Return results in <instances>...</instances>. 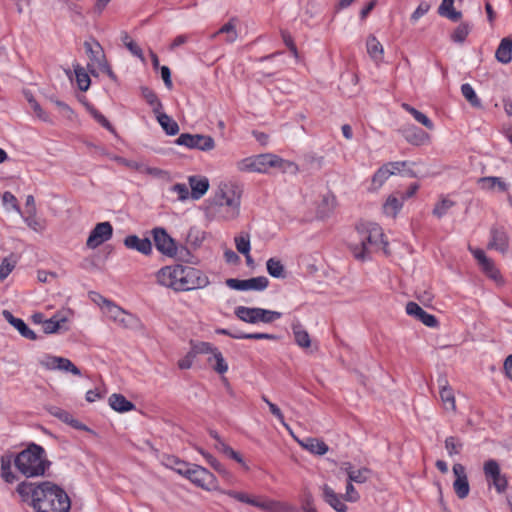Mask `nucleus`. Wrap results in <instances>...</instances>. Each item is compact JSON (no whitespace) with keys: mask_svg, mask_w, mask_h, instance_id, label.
Here are the masks:
<instances>
[{"mask_svg":"<svg viewBox=\"0 0 512 512\" xmlns=\"http://www.w3.org/2000/svg\"><path fill=\"white\" fill-rule=\"evenodd\" d=\"M2 202L3 205L6 207H10L12 210L16 211L17 213L21 214V209L18 204L17 198L9 191H6L2 195Z\"/></svg>","mask_w":512,"mask_h":512,"instance_id":"obj_59","label":"nucleus"},{"mask_svg":"<svg viewBox=\"0 0 512 512\" xmlns=\"http://www.w3.org/2000/svg\"><path fill=\"white\" fill-rule=\"evenodd\" d=\"M126 248L135 250L143 255H150L152 253V243L149 238H140L137 235H128L124 239Z\"/></svg>","mask_w":512,"mask_h":512,"instance_id":"obj_26","label":"nucleus"},{"mask_svg":"<svg viewBox=\"0 0 512 512\" xmlns=\"http://www.w3.org/2000/svg\"><path fill=\"white\" fill-rule=\"evenodd\" d=\"M89 112L91 114V116L101 125L103 126L104 128H106L107 130L109 131H112L113 130V127L111 125V123L107 120V118L101 113L99 112L96 108L94 107H90L89 108Z\"/></svg>","mask_w":512,"mask_h":512,"instance_id":"obj_62","label":"nucleus"},{"mask_svg":"<svg viewBox=\"0 0 512 512\" xmlns=\"http://www.w3.org/2000/svg\"><path fill=\"white\" fill-rule=\"evenodd\" d=\"M48 412L58 418L59 420H61L62 422L70 425L71 427L77 429V430H81V431H88V427L81 423L79 420L75 419L73 417V415L69 412V411H66L60 407H57V406H50L48 408Z\"/></svg>","mask_w":512,"mask_h":512,"instance_id":"obj_27","label":"nucleus"},{"mask_svg":"<svg viewBox=\"0 0 512 512\" xmlns=\"http://www.w3.org/2000/svg\"><path fill=\"white\" fill-rule=\"evenodd\" d=\"M356 230L360 243L351 248L356 259L364 260L372 251L385 249L388 245L383 230L377 223L360 222Z\"/></svg>","mask_w":512,"mask_h":512,"instance_id":"obj_4","label":"nucleus"},{"mask_svg":"<svg viewBox=\"0 0 512 512\" xmlns=\"http://www.w3.org/2000/svg\"><path fill=\"white\" fill-rule=\"evenodd\" d=\"M75 76H76V82H77L78 88L81 91H87L89 89L91 81H90V77L86 73V71L82 67L77 66L75 68Z\"/></svg>","mask_w":512,"mask_h":512,"instance_id":"obj_55","label":"nucleus"},{"mask_svg":"<svg viewBox=\"0 0 512 512\" xmlns=\"http://www.w3.org/2000/svg\"><path fill=\"white\" fill-rule=\"evenodd\" d=\"M367 52L369 56L376 62H380L384 56L383 45L374 35H370L366 41Z\"/></svg>","mask_w":512,"mask_h":512,"instance_id":"obj_39","label":"nucleus"},{"mask_svg":"<svg viewBox=\"0 0 512 512\" xmlns=\"http://www.w3.org/2000/svg\"><path fill=\"white\" fill-rule=\"evenodd\" d=\"M176 143L189 149L211 151L215 148V141L209 135L182 133Z\"/></svg>","mask_w":512,"mask_h":512,"instance_id":"obj_11","label":"nucleus"},{"mask_svg":"<svg viewBox=\"0 0 512 512\" xmlns=\"http://www.w3.org/2000/svg\"><path fill=\"white\" fill-rule=\"evenodd\" d=\"M170 191L177 194V199L180 201H185L191 196L188 187L184 183L174 184Z\"/></svg>","mask_w":512,"mask_h":512,"instance_id":"obj_60","label":"nucleus"},{"mask_svg":"<svg viewBox=\"0 0 512 512\" xmlns=\"http://www.w3.org/2000/svg\"><path fill=\"white\" fill-rule=\"evenodd\" d=\"M406 313L410 316L415 317L417 320L421 321L427 327L435 328L438 326L437 318L434 315L427 313L422 307H420L415 302L407 303Z\"/></svg>","mask_w":512,"mask_h":512,"instance_id":"obj_22","label":"nucleus"},{"mask_svg":"<svg viewBox=\"0 0 512 512\" xmlns=\"http://www.w3.org/2000/svg\"><path fill=\"white\" fill-rule=\"evenodd\" d=\"M481 269L483 272L489 276L490 278L497 279L500 275L498 269L495 267L493 261L491 259H487L485 262L482 263Z\"/></svg>","mask_w":512,"mask_h":512,"instance_id":"obj_63","label":"nucleus"},{"mask_svg":"<svg viewBox=\"0 0 512 512\" xmlns=\"http://www.w3.org/2000/svg\"><path fill=\"white\" fill-rule=\"evenodd\" d=\"M141 92L143 98L152 107L154 114L156 115L157 113H159L162 110L163 106L161 101L157 97L156 93L148 87H143L141 89Z\"/></svg>","mask_w":512,"mask_h":512,"instance_id":"obj_52","label":"nucleus"},{"mask_svg":"<svg viewBox=\"0 0 512 512\" xmlns=\"http://www.w3.org/2000/svg\"><path fill=\"white\" fill-rule=\"evenodd\" d=\"M195 486L205 491H219V483L216 476L206 468L192 464L184 476Z\"/></svg>","mask_w":512,"mask_h":512,"instance_id":"obj_9","label":"nucleus"},{"mask_svg":"<svg viewBox=\"0 0 512 512\" xmlns=\"http://www.w3.org/2000/svg\"><path fill=\"white\" fill-rule=\"evenodd\" d=\"M241 193L231 183H221L216 194L217 205L222 209V215L227 220L235 219L240 212Z\"/></svg>","mask_w":512,"mask_h":512,"instance_id":"obj_6","label":"nucleus"},{"mask_svg":"<svg viewBox=\"0 0 512 512\" xmlns=\"http://www.w3.org/2000/svg\"><path fill=\"white\" fill-rule=\"evenodd\" d=\"M294 439L296 440L300 447L310 452L311 454L322 456L329 451L328 445L319 438L307 437L304 439H299L297 437H294Z\"/></svg>","mask_w":512,"mask_h":512,"instance_id":"obj_24","label":"nucleus"},{"mask_svg":"<svg viewBox=\"0 0 512 512\" xmlns=\"http://www.w3.org/2000/svg\"><path fill=\"white\" fill-rule=\"evenodd\" d=\"M238 19L232 17L226 24H224L219 30L211 34L210 39L214 40L219 35H225L224 41L228 44L234 43L238 38V31L236 28Z\"/></svg>","mask_w":512,"mask_h":512,"instance_id":"obj_31","label":"nucleus"},{"mask_svg":"<svg viewBox=\"0 0 512 512\" xmlns=\"http://www.w3.org/2000/svg\"><path fill=\"white\" fill-rule=\"evenodd\" d=\"M16 492L35 512H69L71 501L68 494L57 484L44 481L32 483L22 481Z\"/></svg>","mask_w":512,"mask_h":512,"instance_id":"obj_2","label":"nucleus"},{"mask_svg":"<svg viewBox=\"0 0 512 512\" xmlns=\"http://www.w3.org/2000/svg\"><path fill=\"white\" fill-rule=\"evenodd\" d=\"M461 93L463 97L474 107L481 105L480 99L478 98L474 88L469 84L465 83L461 86Z\"/></svg>","mask_w":512,"mask_h":512,"instance_id":"obj_54","label":"nucleus"},{"mask_svg":"<svg viewBox=\"0 0 512 512\" xmlns=\"http://www.w3.org/2000/svg\"><path fill=\"white\" fill-rule=\"evenodd\" d=\"M197 451L204 457L206 462L220 475L225 478H229L231 473L226 469V467L218 461L212 454L204 451L202 448H198Z\"/></svg>","mask_w":512,"mask_h":512,"instance_id":"obj_43","label":"nucleus"},{"mask_svg":"<svg viewBox=\"0 0 512 512\" xmlns=\"http://www.w3.org/2000/svg\"><path fill=\"white\" fill-rule=\"evenodd\" d=\"M26 225L37 233H42L46 229V221L38 218L36 211H27V216L23 217Z\"/></svg>","mask_w":512,"mask_h":512,"instance_id":"obj_46","label":"nucleus"},{"mask_svg":"<svg viewBox=\"0 0 512 512\" xmlns=\"http://www.w3.org/2000/svg\"><path fill=\"white\" fill-rule=\"evenodd\" d=\"M101 299V308L103 313L115 323L127 327L130 323V319L132 315L124 311L118 305L112 303L111 301L99 296Z\"/></svg>","mask_w":512,"mask_h":512,"instance_id":"obj_16","label":"nucleus"},{"mask_svg":"<svg viewBox=\"0 0 512 512\" xmlns=\"http://www.w3.org/2000/svg\"><path fill=\"white\" fill-rule=\"evenodd\" d=\"M112 235L113 227L110 222L106 221L98 223L90 232L86 245L90 249H95L104 242L110 240Z\"/></svg>","mask_w":512,"mask_h":512,"instance_id":"obj_15","label":"nucleus"},{"mask_svg":"<svg viewBox=\"0 0 512 512\" xmlns=\"http://www.w3.org/2000/svg\"><path fill=\"white\" fill-rule=\"evenodd\" d=\"M483 472L489 485H492L498 493H504L508 487V480L504 474L501 473L498 462L494 459H489L484 462Z\"/></svg>","mask_w":512,"mask_h":512,"instance_id":"obj_10","label":"nucleus"},{"mask_svg":"<svg viewBox=\"0 0 512 512\" xmlns=\"http://www.w3.org/2000/svg\"><path fill=\"white\" fill-rule=\"evenodd\" d=\"M207 363L209 366L218 374H225L228 369V363L223 357V354L219 349H217L211 356L207 358Z\"/></svg>","mask_w":512,"mask_h":512,"instance_id":"obj_38","label":"nucleus"},{"mask_svg":"<svg viewBox=\"0 0 512 512\" xmlns=\"http://www.w3.org/2000/svg\"><path fill=\"white\" fill-rule=\"evenodd\" d=\"M152 236L154 240V244L156 249L166 255V256H174L177 251V247L175 245L174 240L168 235L164 228H154L152 230Z\"/></svg>","mask_w":512,"mask_h":512,"instance_id":"obj_17","label":"nucleus"},{"mask_svg":"<svg viewBox=\"0 0 512 512\" xmlns=\"http://www.w3.org/2000/svg\"><path fill=\"white\" fill-rule=\"evenodd\" d=\"M156 118L162 129L168 135H176L179 132V126L175 120H173L170 116L163 112H159L156 114Z\"/></svg>","mask_w":512,"mask_h":512,"instance_id":"obj_41","label":"nucleus"},{"mask_svg":"<svg viewBox=\"0 0 512 512\" xmlns=\"http://www.w3.org/2000/svg\"><path fill=\"white\" fill-rule=\"evenodd\" d=\"M343 498H344V500H346L348 502H352V503L357 502L360 499V495H359L358 491L355 489L353 484L349 481L346 485V492H345V495L343 496Z\"/></svg>","mask_w":512,"mask_h":512,"instance_id":"obj_64","label":"nucleus"},{"mask_svg":"<svg viewBox=\"0 0 512 512\" xmlns=\"http://www.w3.org/2000/svg\"><path fill=\"white\" fill-rule=\"evenodd\" d=\"M225 494L239 502L257 507L263 512H285L287 510L284 503L267 497H253L244 492H237L234 490H229L225 492Z\"/></svg>","mask_w":512,"mask_h":512,"instance_id":"obj_8","label":"nucleus"},{"mask_svg":"<svg viewBox=\"0 0 512 512\" xmlns=\"http://www.w3.org/2000/svg\"><path fill=\"white\" fill-rule=\"evenodd\" d=\"M164 464L168 468L172 469L173 471H175L176 473H178L179 475H181L183 477L185 476V474H187L188 470L190 469V467L192 465L183 460H180L179 458H177L175 456L166 457Z\"/></svg>","mask_w":512,"mask_h":512,"instance_id":"obj_44","label":"nucleus"},{"mask_svg":"<svg viewBox=\"0 0 512 512\" xmlns=\"http://www.w3.org/2000/svg\"><path fill=\"white\" fill-rule=\"evenodd\" d=\"M155 276L159 285L175 292L202 289L210 284L209 277L202 270L183 264L164 266Z\"/></svg>","mask_w":512,"mask_h":512,"instance_id":"obj_3","label":"nucleus"},{"mask_svg":"<svg viewBox=\"0 0 512 512\" xmlns=\"http://www.w3.org/2000/svg\"><path fill=\"white\" fill-rule=\"evenodd\" d=\"M66 321L65 317L55 314L50 319L43 321V331L46 334L56 333L63 327Z\"/></svg>","mask_w":512,"mask_h":512,"instance_id":"obj_45","label":"nucleus"},{"mask_svg":"<svg viewBox=\"0 0 512 512\" xmlns=\"http://www.w3.org/2000/svg\"><path fill=\"white\" fill-rule=\"evenodd\" d=\"M439 395L443 404V408L446 411L456 412V399L455 394L452 387L449 385L448 380L446 378H439Z\"/></svg>","mask_w":512,"mask_h":512,"instance_id":"obj_23","label":"nucleus"},{"mask_svg":"<svg viewBox=\"0 0 512 512\" xmlns=\"http://www.w3.org/2000/svg\"><path fill=\"white\" fill-rule=\"evenodd\" d=\"M215 449L225 454L227 457L233 459L237 463L241 464L242 466H245V462L241 454L235 451L233 448H231L223 440H219V442L215 444Z\"/></svg>","mask_w":512,"mask_h":512,"instance_id":"obj_51","label":"nucleus"},{"mask_svg":"<svg viewBox=\"0 0 512 512\" xmlns=\"http://www.w3.org/2000/svg\"><path fill=\"white\" fill-rule=\"evenodd\" d=\"M341 469L343 471H345V473L348 476V481L351 483L352 482L359 483V484L365 483L371 475L370 469H368L366 467H363L360 469H354L353 465L350 462H343Z\"/></svg>","mask_w":512,"mask_h":512,"instance_id":"obj_29","label":"nucleus"},{"mask_svg":"<svg viewBox=\"0 0 512 512\" xmlns=\"http://www.w3.org/2000/svg\"><path fill=\"white\" fill-rule=\"evenodd\" d=\"M267 271L270 276L274 278H284L285 270L280 260L270 258L266 263Z\"/></svg>","mask_w":512,"mask_h":512,"instance_id":"obj_53","label":"nucleus"},{"mask_svg":"<svg viewBox=\"0 0 512 512\" xmlns=\"http://www.w3.org/2000/svg\"><path fill=\"white\" fill-rule=\"evenodd\" d=\"M292 332H293L294 340L299 347H301L303 349L310 348V346H311L310 335L300 322H296V323L292 324Z\"/></svg>","mask_w":512,"mask_h":512,"instance_id":"obj_36","label":"nucleus"},{"mask_svg":"<svg viewBox=\"0 0 512 512\" xmlns=\"http://www.w3.org/2000/svg\"><path fill=\"white\" fill-rule=\"evenodd\" d=\"M453 473L455 475L453 489L460 499H464L470 492L466 469L462 464L456 463L453 465Z\"/></svg>","mask_w":512,"mask_h":512,"instance_id":"obj_19","label":"nucleus"},{"mask_svg":"<svg viewBox=\"0 0 512 512\" xmlns=\"http://www.w3.org/2000/svg\"><path fill=\"white\" fill-rule=\"evenodd\" d=\"M403 199L393 195L389 196L383 204V212L386 216L395 218L403 207Z\"/></svg>","mask_w":512,"mask_h":512,"instance_id":"obj_42","label":"nucleus"},{"mask_svg":"<svg viewBox=\"0 0 512 512\" xmlns=\"http://www.w3.org/2000/svg\"><path fill=\"white\" fill-rule=\"evenodd\" d=\"M399 131L408 143L415 146L424 145L430 140L429 134L415 125H406Z\"/></svg>","mask_w":512,"mask_h":512,"instance_id":"obj_20","label":"nucleus"},{"mask_svg":"<svg viewBox=\"0 0 512 512\" xmlns=\"http://www.w3.org/2000/svg\"><path fill=\"white\" fill-rule=\"evenodd\" d=\"M190 345V350L195 357L200 354H207L211 356L218 349L210 342L205 341H191Z\"/></svg>","mask_w":512,"mask_h":512,"instance_id":"obj_49","label":"nucleus"},{"mask_svg":"<svg viewBox=\"0 0 512 512\" xmlns=\"http://www.w3.org/2000/svg\"><path fill=\"white\" fill-rule=\"evenodd\" d=\"M495 58L502 64H509L512 60V37H505L500 41Z\"/></svg>","mask_w":512,"mask_h":512,"instance_id":"obj_34","label":"nucleus"},{"mask_svg":"<svg viewBox=\"0 0 512 512\" xmlns=\"http://www.w3.org/2000/svg\"><path fill=\"white\" fill-rule=\"evenodd\" d=\"M84 47L93 65H95L101 72L107 74L110 79L115 81L117 77L109 66L100 44L96 42L94 45H92L88 42H85Z\"/></svg>","mask_w":512,"mask_h":512,"instance_id":"obj_12","label":"nucleus"},{"mask_svg":"<svg viewBox=\"0 0 512 512\" xmlns=\"http://www.w3.org/2000/svg\"><path fill=\"white\" fill-rule=\"evenodd\" d=\"M216 333L220 335H226L233 339H251V340H275L276 336L268 333H241L231 332L225 328L216 329Z\"/></svg>","mask_w":512,"mask_h":512,"instance_id":"obj_33","label":"nucleus"},{"mask_svg":"<svg viewBox=\"0 0 512 512\" xmlns=\"http://www.w3.org/2000/svg\"><path fill=\"white\" fill-rule=\"evenodd\" d=\"M110 407L120 413L129 412L135 408V405L127 400L122 394L114 393L109 397Z\"/></svg>","mask_w":512,"mask_h":512,"instance_id":"obj_37","label":"nucleus"},{"mask_svg":"<svg viewBox=\"0 0 512 512\" xmlns=\"http://www.w3.org/2000/svg\"><path fill=\"white\" fill-rule=\"evenodd\" d=\"M405 166V161L389 162L381 166L373 175V188H380L391 175L395 174L396 172H399Z\"/></svg>","mask_w":512,"mask_h":512,"instance_id":"obj_18","label":"nucleus"},{"mask_svg":"<svg viewBox=\"0 0 512 512\" xmlns=\"http://www.w3.org/2000/svg\"><path fill=\"white\" fill-rule=\"evenodd\" d=\"M455 0H443L438 8L440 16L445 17L453 22L460 20L462 13L454 9Z\"/></svg>","mask_w":512,"mask_h":512,"instance_id":"obj_40","label":"nucleus"},{"mask_svg":"<svg viewBox=\"0 0 512 512\" xmlns=\"http://www.w3.org/2000/svg\"><path fill=\"white\" fill-rule=\"evenodd\" d=\"M478 185L482 190L499 192H506L509 189V184L501 177L486 176L478 179Z\"/></svg>","mask_w":512,"mask_h":512,"instance_id":"obj_32","label":"nucleus"},{"mask_svg":"<svg viewBox=\"0 0 512 512\" xmlns=\"http://www.w3.org/2000/svg\"><path fill=\"white\" fill-rule=\"evenodd\" d=\"M455 205V202L446 196H441L435 204L432 214L438 219L442 218Z\"/></svg>","mask_w":512,"mask_h":512,"instance_id":"obj_50","label":"nucleus"},{"mask_svg":"<svg viewBox=\"0 0 512 512\" xmlns=\"http://www.w3.org/2000/svg\"><path fill=\"white\" fill-rule=\"evenodd\" d=\"M322 497L336 512H347L348 508L343 502V496L336 493L333 488L326 484L322 487Z\"/></svg>","mask_w":512,"mask_h":512,"instance_id":"obj_25","label":"nucleus"},{"mask_svg":"<svg viewBox=\"0 0 512 512\" xmlns=\"http://www.w3.org/2000/svg\"><path fill=\"white\" fill-rule=\"evenodd\" d=\"M235 316L246 323H272L282 317V313L278 311L267 310L259 307L238 306L234 310Z\"/></svg>","mask_w":512,"mask_h":512,"instance_id":"obj_7","label":"nucleus"},{"mask_svg":"<svg viewBox=\"0 0 512 512\" xmlns=\"http://www.w3.org/2000/svg\"><path fill=\"white\" fill-rule=\"evenodd\" d=\"M402 108L405 111H407L408 113H410L417 122L422 124L427 129H429V130H433L434 129L433 122L424 113L418 111L417 109H415L414 107H412L411 105H409L407 103H403L402 104Z\"/></svg>","mask_w":512,"mask_h":512,"instance_id":"obj_48","label":"nucleus"},{"mask_svg":"<svg viewBox=\"0 0 512 512\" xmlns=\"http://www.w3.org/2000/svg\"><path fill=\"white\" fill-rule=\"evenodd\" d=\"M16 266V261L12 257H5L0 265V281H4Z\"/></svg>","mask_w":512,"mask_h":512,"instance_id":"obj_57","label":"nucleus"},{"mask_svg":"<svg viewBox=\"0 0 512 512\" xmlns=\"http://www.w3.org/2000/svg\"><path fill=\"white\" fill-rule=\"evenodd\" d=\"M489 249H494L502 254L506 253L509 249V237L502 227H493L490 230V241L488 243Z\"/></svg>","mask_w":512,"mask_h":512,"instance_id":"obj_21","label":"nucleus"},{"mask_svg":"<svg viewBox=\"0 0 512 512\" xmlns=\"http://www.w3.org/2000/svg\"><path fill=\"white\" fill-rule=\"evenodd\" d=\"M188 183L191 188V198L194 200L202 198L209 189V180L205 176H189Z\"/></svg>","mask_w":512,"mask_h":512,"instance_id":"obj_28","label":"nucleus"},{"mask_svg":"<svg viewBox=\"0 0 512 512\" xmlns=\"http://www.w3.org/2000/svg\"><path fill=\"white\" fill-rule=\"evenodd\" d=\"M261 399L268 405L270 412L287 428L289 426L285 423L284 415L277 405L272 403L265 395H262Z\"/></svg>","mask_w":512,"mask_h":512,"instance_id":"obj_61","label":"nucleus"},{"mask_svg":"<svg viewBox=\"0 0 512 512\" xmlns=\"http://www.w3.org/2000/svg\"><path fill=\"white\" fill-rule=\"evenodd\" d=\"M39 364L47 370H60L69 372L75 376H80L81 371L76 367L68 358L45 354L40 360Z\"/></svg>","mask_w":512,"mask_h":512,"instance_id":"obj_13","label":"nucleus"},{"mask_svg":"<svg viewBox=\"0 0 512 512\" xmlns=\"http://www.w3.org/2000/svg\"><path fill=\"white\" fill-rule=\"evenodd\" d=\"M463 444L461 441L453 436L447 437L445 440V448L449 454V456H453L459 454L462 449Z\"/></svg>","mask_w":512,"mask_h":512,"instance_id":"obj_58","label":"nucleus"},{"mask_svg":"<svg viewBox=\"0 0 512 512\" xmlns=\"http://www.w3.org/2000/svg\"><path fill=\"white\" fill-rule=\"evenodd\" d=\"M470 33V26L467 23H461L459 24L453 33L451 34V39L453 42L456 43H463L467 36Z\"/></svg>","mask_w":512,"mask_h":512,"instance_id":"obj_56","label":"nucleus"},{"mask_svg":"<svg viewBox=\"0 0 512 512\" xmlns=\"http://www.w3.org/2000/svg\"><path fill=\"white\" fill-rule=\"evenodd\" d=\"M235 246L239 253L243 254L246 259L247 263L251 262V256H250V236L247 233H241L240 235L236 236L235 239Z\"/></svg>","mask_w":512,"mask_h":512,"instance_id":"obj_47","label":"nucleus"},{"mask_svg":"<svg viewBox=\"0 0 512 512\" xmlns=\"http://www.w3.org/2000/svg\"><path fill=\"white\" fill-rule=\"evenodd\" d=\"M12 465L18 473L26 478H37L46 475L51 467L45 449L36 443H29L18 453L3 454L0 458V476L9 484L18 481V476L12 471Z\"/></svg>","mask_w":512,"mask_h":512,"instance_id":"obj_1","label":"nucleus"},{"mask_svg":"<svg viewBox=\"0 0 512 512\" xmlns=\"http://www.w3.org/2000/svg\"><path fill=\"white\" fill-rule=\"evenodd\" d=\"M290 167H296V165L272 153L253 155L236 162L237 170L243 173L266 174L271 168L285 172Z\"/></svg>","mask_w":512,"mask_h":512,"instance_id":"obj_5","label":"nucleus"},{"mask_svg":"<svg viewBox=\"0 0 512 512\" xmlns=\"http://www.w3.org/2000/svg\"><path fill=\"white\" fill-rule=\"evenodd\" d=\"M269 280L265 276H258L253 277L250 279H236V278H229L226 280V285L234 290L238 291H248V290H254V291H263L268 287Z\"/></svg>","mask_w":512,"mask_h":512,"instance_id":"obj_14","label":"nucleus"},{"mask_svg":"<svg viewBox=\"0 0 512 512\" xmlns=\"http://www.w3.org/2000/svg\"><path fill=\"white\" fill-rule=\"evenodd\" d=\"M118 163L121 165H124L125 167L138 171L140 173H145L153 176H160L162 174V170L155 168V167H148L143 163L134 161V160H128L125 158H118Z\"/></svg>","mask_w":512,"mask_h":512,"instance_id":"obj_35","label":"nucleus"},{"mask_svg":"<svg viewBox=\"0 0 512 512\" xmlns=\"http://www.w3.org/2000/svg\"><path fill=\"white\" fill-rule=\"evenodd\" d=\"M3 316L8 323H10L15 329L18 330L22 337L29 340H36V333L31 330L22 319L14 317L13 314L8 310L3 311Z\"/></svg>","mask_w":512,"mask_h":512,"instance_id":"obj_30","label":"nucleus"}]
</instances>
